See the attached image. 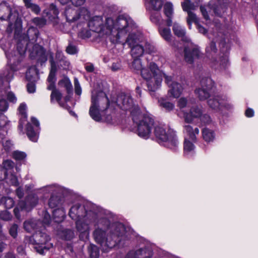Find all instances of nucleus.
I'll return each mask as SVG.
<instances>
[{
    "label": "nucleus",
    "instance_id": "obj_42",
    "mask_svg": "<svg viewBox=\"0 0 258 258\" xmlns=\"http://www.w3.org/2000/svg\"><path fill=\"white\" fill-rule=\"evenodd\" d=\"M132 68L137 71H141L144 68H142V64L140 58H134V61L132 63ZM149 70V68H148Z\"/></svg>",
    "mask_w": 258,
    "mask_h": 258
},
{
    "label": "nucleus",
    "instance_id": "obj_41",
    "mask_svg": "<svg viewBox=\"0 0 258 258\" xmlns=\"http://www.w3.org/2000/svg\"><path fill=\"white\" fill-rule=\"evenodd\" d=\"M149 3L153 10L155 11H160L162 7L163 0H150Z\"/></svg>",
    "mask_w": 258,
    "mask_h": 258
},
{
    "label": "nucleus",
    "instance_id": "obj_22",
    "mask_svg": "<svg viewBox=\"0 0 258 258\" xmlns=\"http://www.w3.org/2000/svg\"><path fill=\"white\" fill-rule=\"evenodd\" d=\"M152 255V251L150 248L139 249L136 251H130L125 258H149Z\"/></svg>",
    "mask_w": 258,
    "mask_h": 258
},
{
    "label": "nucleus",
    "instance_id": "obj_9",
    "mask_svg": "<svg viewBox=\"0 0 258 258\" xmlns=\"http://www.w3.org/2000/svg\"><path fill=\"white\" fill-rule=\"evenodd\" d=\"M154 127V133L158 142L167 148L175 149L179 143L175 132L164 125H158Z\"/></svg>",
    "mask_w": 258,
    "mask_h": 258
},
{
    "label": "nucleus",
    "instance_id": "obj_44",
    "mask_svg": "<svg viewBox=\"0 0 258 258\" xmlns=\"http://www.w3.org/2000/svg\"><path fill=\"white\" fill-rule=\"evenodd\" d=\"M59 187L55 184L46 186L42 188L43 191L46 192H56L59 190Z\"/></svg>",
    "mask_w": 258,
    "mask_h": 258
},
{
    "label": "nucleus",
    "instance_id": "obj_17",
    "mask_svg": "<svg viewBox=\"0 0 258 258\" xmlns=\"http://www.w3.org/2000/svg\"><path fill=\"white\" fill-rule=\"evenodd\" d=\"M165 83L168 86V94L174 97L178 98L181 94L183 87L182 85L173 80L171 76L165 75Z\"/></svg>",
    "mask_w": 258,
    "mask_h": 258
},
{
    "label": "nucleus",
    "instance_id": "obj_14",
    "mask_svg": "<svg viewBox=\"0 0 258 258\" xmlns=\"http://www.w3.org/2000/svg\"><path fill=\"white\" fill-rule=\"evenodd\" d=\"M116 103L122 110H129L132 115V111L138 112L140 111L138 106L134 104L133 99L129 94L121 93L117 96Z\"/></svg>",
    "mask_w": 258,
    "mask_h": 258
},
{
    "label": "nucleus",
    "instance_id": "obj_38",
    "mask_svg": "<svg viewBox=\"0 0 258 258\" xmlns=\"http://www.w3.org/2000/svg\"><path fill=\"white\" fill-rule=\"evenodd\" d=\"M1 203L7 209L12 208L14 205L13 199L10 197H3L1 200Z\"/></svg>",
    "mask_w": 258,
    "mask_h": 258
},
{
    "label": "nucleus",
    "instance_id": "obj_53",
    "mask_svg": "<svg viewBox=\"0 0 258 258\" xmlns=\"http://www.w3.org/2000/svg\"><path fill=\"white\" fill-rule=\"evenodd\" d=\"M27 201L31 207H33L36 205L38 202V198L35 196H30L27 198Z\"/></svg>",
    "mask_w": 258,
    "mask_h": 258
},
{
    "label": "nucleus",
    "instance_id": "obj_32",
    "mask_svg": "<svg viewBox=\"0 0 258 258\" xmlns=\"http://www.w3.org/2000/svg\"><path fill=\"white\" fill-rule=\"evenodd\" d=\"M159 32L161 36L167 41L171 39V34L169 28H163L161 25L159 26Z\"/></svg>",
    "mask_w": 258,
    "mask_h": 258
},
{
    "label": "nucleus",
    "instance_id": "obj_45",
    "mask_svg": "<svg viewBox=\"0 0 258 258\" xmlns=\"http://www.w3.org/2000/svg\"><path fill=\"white\" fill-rule=\"evenodd\" d=\"M6 179V182L13 185H17L18 183V179L17 177L11 174L10 175L7 174L6 177L5 178Z\"/></svg>",
    "mask_w": 258,
    "mask_h": 258
},
{
    "label": "nucleus",
    "instance_id": "obj_55",
    "mask_svg": "<svg viewBox=\"0 0 258 258\" xmlns=\"http://www.w3.org/2000/svg\"><path fill=\"white\" fill-rule=\"evenodd\" d=\"M12 218V215L7 211H4L0 213V218L5 220L8 221Z\"/></svg>",
    "mask_w": 258,
    "mask_h": 258
},
{
    "label": "nucleus",
    "instance_id": "obj_39",
    "mask_svg": "<svg viewBox=\"0 0 258 258\" xmlns=\"http://www.w3.org/2000/svg\"><path fill=\"white\" fill-rule=\"evenodd\" d=\"M150 20L153 23L158 25L159 26L161 25L163 22L161 16L159 13H153L150 16Z\"/></svg>",
    "mask_w": 258,
    "mask_h": 258
},
{
    "label": "nucleus",
    "instance_id": "obj_36",
    "mask_svg": "<svg viewBox=\"0 0 258 258\" xmlns=\"http://www.w3.org/2000/svg\"><path fill=\"white\" fill-rule=\"evenodd\" d=\"M37 224L36 221L34 220L27 221L24 223V228L26 231L30 232L35 229Z\"/></svg>",
    "mask_w": 258,
    "mask_h": 258
},
{
    "label": "nucleus",
    "instance_id": "obj_59",
    "mask_svg": "<svg viewBox=\"0 0 258 258\" xmlns=\"http://www.w3.org/2000/svg\"><path fill=\"white\" fill-rule=\"evenodd\" d=\"M3 147L7 152H10L13 148V144L10 141H6L3 143Z\"/></svg>",
    "mask_w": 258,
    "mask_h": 258
},
{
    "label": "nucleus",
    "instance_id": "obj_12",
    "mask_svg": "<svg viewBox=\"0 0 258 258\" xmlns=\"http://www.w3.org/2000/svg\"><path fill=\"white\" fill-rule=\"evenodd\" d=\"M183 133L184 134V154L188 156L192 155L195 152V146L194 143L196 142V136L199 134V130L188 124L184 126Z\"/></svg>",
    "mask_w": 258,
    "mask_h": 258
},
{
    "label": "nucleus",
    "instance_id": "obj_25",
    "mask_svg": "<svg viewBox=\"0 0 258 258\" xmlns=\"http://www.w3.org/2000/svg\"><path fill=\"white\" fill-rule=\"evenodd\" d=\"M31 56L32 57H38L39 58L44 59L45 61L46 60L43 47L38 44H35L34 45L32 51L31 52Z\"/></svg>",
    "mask_w": 258,
    "mask_h": 258
},
{
    "label": "nucleus",
    "instance_id": "obj_63",
    "mask_svg": "<svg viewBox=\"0 0 258 258\" xmlns=\"http://www.w3.org/2000/svg\"><path fill=\"white\" fill-rule=\"evenodd\" d=\"M85 1L86 0H71L72 4L76 7L83 5Z\"/></svg>",
    "mask_w": 258,
    "mask_h": 258
},
{
    "label": "nucleus",
    "instance_id": "obj_26",
    "mask_svg": "<svg viewBox=\"0 0 258 258\" xmlns=\"http://www.w3.org/2000/svg\"><path fill=\"white\" fill-rule=\"evenodd\" d=\"M26 79L30 82H35L38 79V73L35 66L30 67L26 74Z\"/></svg>",
    "mask_w": 258,
    "mask_h": 258
},
{
    "label": "nucleus",
    "instance_id": "obj_15",
    "mask_svg": "<svg viewBox=\"0 0 258 258\" xmlns=\"http://www.w3.org/2000/svg\"><path fill=\"white\" fill-rule=\"evenodd\" d=\"M201 87L197 88L195 93L199 100H205L210 97V91L213 86V81L209 78H203L200 82Z\"/></svg>",
    "mask_w": 258,
    "mask_h": 258
},
{
    "label": "nucleus",
    "instance_id": "obj_31",
    "mask_svg": "<svg viewBox=\"0 0 258 258\" xmlns=\"http://www.w3.org/2000/svg\"><path fill=\"white\" fill-rule=\"evenodd\" d=\"M65 215L66 212L63 209H57L53 211V220L55 222L59 223L62 221Z\"/></svg>",
    "mask_w": 258,
    "mask_h": 258
},
{
    "label": "nucleus",
    "instance_id": "obj_56",
    "mask_svg": "<svg viewBox=\"0 0 258 258\" xmlns=\"http://www.w3.org/2000/svg\"><path fill=\"white\" fill-rule=\"evenodd\" d=\"M75 91L76 94L80 95L82 93V89L78 80L77 78L74 80Z\"/></svg>",
    "mask_w": 258,
    "mask_h": 258
},
{
    "label": "nucleus",
    "instance_id": "obj_49",
    "mask_svg": "<svg viewBox=\"0 0 258 258\" xmlns=\"http://www.w3.org/2000/svg\"><path fill=\"white\" fill-rule=\"evenodd\" d=\"M32 22L37 26L42 27L45 24L46 20L43 18L36 17L32 20Z\"/></svg>",
    "mask_w": 258,
    "mask_h": 258
},
{
    "label": "nucleus",
    "instance_id": "obj_35",
    "mask_svg": "<svg viewBox=\"0 0 258 258\" xmlns=\"http://www.w3.org/2000/svg\"><path fill=\"white\" fill-rule=\"evenodd\" d=\"M60 86H63L66 88L68 93L72 92V86L70 80L67 78H64L58 82Z\"/></svg>",
    "mask_w": 258,
    "mask_h": 258
},
{
    "label": "nucleus",
    "instance_id": "obj_19",
    "mask_svg": "<svg viewBox=\"0 0 258 258\" xmlns=\"http://www.w3.org/2000/svg\"><path fill=\"white\" fill-rule=\"evenodd\" d=\"M50 62L51 64V69L49 76L47 78L48 85L47 89L48 90H56L55 89V82L56 81L55 73L56 71V64L53 60L52 55H50Z\"/></svg>",
    "mask_w": 258,
    "mask_h": 258
},
{
    "label": "nucleus",
    "instance_id": "obj_62",
    "mask_svg": "<svg viewBox=\"0 0 258 258\" xmlns=\"http://www.w3.org/2000/svg\"><path fill=\"white\" fill-rule=\"evenodd\" d=\"M35 85L32 83H30L27 84V91L30 93H33L35 92Z\"/></svg>",
    "mask_w": 258,
    "mask_h": 258
},
{
    "label": "nucleus",
    "instance_id": "obj_28",
    "mask_svg": "<svg viewBox=\"0 0 258 258\" xmlns=\"http://www.w3.org/2000/svg\"><path fill=\"white\" fill-rule=\"evenodd\" d=\"M26 109V105L24 103H21L18 108L19 113L22 116L20 119L19 125V128L21 130H22L23 128V122L25 121V119L27 118Z\"/></svg>",
    "mask_w": 258,
    "mask_h": 258
},
{
    "label": "nucleus",
    "instance_id": "obj_21",
    "mask_svg": "<svg viewBox=\"0 0 258 258\" xmlns=\"http://www.w3.org/2000/svg\"><path fill=\"white\" fill-rule=\"evenodd\" d=\"M89 212L86 211L83 206L76 204L71 208L69 216L73 220L77 221L83 218L86 213Z\"/></svg>",
    "mask_w": 258,
    "mask_h": 258
},
{
    "label": "nucleus",
    "instance_id": "obj_50",
    "mask_svg": "<svg viewBox=\"0 0 258 258\" xmlns=\"http://www.w3.org/2000/svg\"><path fill=\"white\" fill-rule=\"evenodd\" d=\"M50 14H53V16H49L48 18L50 20L54 19L57 17V15L58 14V10L56 8L55 6L53 4L50 6Z\"/></svg>",
    "mask_w": 258,
    "mask_h": 258
},
{
    "label": "nucleus",
    "instance_id": "obj_3",
    "mask_svg": "<svg viewBox=\"0 0 258 258\" xmlns=\"http://www.w3.org/2000/svg\"><path fill=\"white\" fill-rule=\"evenodd\" d=\"M125 228L121 223L110 224V221L100 215L96 223L93 236L103 252H108L120 241V237L124 234Z\"/></svg>",
    "mask_w": 258,
    "mask_h": 258
},
{
    "label": "nucleus",
    "instance_id": "obj_57",
    "mask_svg": "<svg viewBox=\"0 0 258 258\" xmlns=\"http://www.w3.org/2000/svg\"><path fill=\"white\" fill-rule=\"evenodd\" d=\"M228 63V54L227 53H225L220 58V65L221 66L222 68H225L227 66Z\"/></svg>",
    "mask_w": 258,
    "mask_h": 258
},
{
    "label": "nucleus",
    "instance_id": "obj_58",
    "mask_svg": "<svg viewBox=\"0 0 258 258\" xmlns=\"http://www.w3.org/2000/svg\"><path fill=\"white\" fill-rule=\"evenodd\" d=\"M211 121V118L209 115L207 114H203L202 113V116L200 117L199 122H201L204 124L208 123Z\"/></svg>",
    "mask_w": 258,
    "mask_h": 258
},
{
    "label": "nucleus",
    "instance_id": "obj_33",
    "mask_svg": "<svg viewBox=\"0 0 258 258\" xmlns=\"http://www.w3.org/2000/svg\"><path fill=\"white\" fill-rule=\"evenodd\" d=\"M62 97L61 94L59 92L58 90H53L52 91L51 96H50V100L51 102H53L54 100L57 101L60 106L62 107H64V105L62 104L61 102V99Z\"/></svg>",
    "mask_w": 258,
    "mask_h": 258
},
{
    "label": "nucleus",
    "instance_id": "obj_18",
    "mask_svg": "<svg viewBox=\"0 0 258 258\" xmlns=\"http://www.w3.org/2000/svg\"><path fill=\"white\" fill-rule=\"evenodd\" d=\"M202 113L203 111L201 107L192 104L188 111L185 112L184 118L185 122L187 123H198Z\"/></svg>",
    "mask_w": 258,
    "mask_h": 258
},
{
    "label": "nucleus",
    "instance_id": "obj_6",
    "mask_svg": "<svg viewBox=\"0 0 258 258\" xmlns=\"http://www.w3.org/2000/svg\"><path fill=\"white\" fill-rule=\"evenodd\" d=\"M148 69H144L141 71L142 77L146 80L147 86L149 91L155 92L161 86L162 77H165L159 69L157 64L154 62H151L148 65Z\"/></svg>",
    "mask_w": 258,
    "mask_h": 258
},
{
    "label": "nucleus",
    "instance_id": "obj_54",
    "mask_svg": "<svg viewBox=\"0 0 258 258\" xmlns=\"http://www.w3.org/2000/svg\"><path fill=\"white\" fill-rule=\"evenodd\" d=\"M18 225L13 224L9 229L10 234L14 238H16L17 236Z\"/></svg>",
    "mask_w": 258,
    "mask_h": 258
},
{
    "label": "nucleus",
    "instance_id": "obj_24",
    "mask_svg": "<svg viewBox=\"0 0 258 258\" xmlns=\"http://www.w3.org/2000/svg\"><path fill=\"white\" fill-rule=\"evenodd\" d=\"M164 13L165 16L168 18L167 24L168 26L172 24V17L173 14V5L170 2H166L164 6Z\"/></svg>",
    "mask_w": 258,
    "mask_h": 258
},
{
    "label": "nucleus",
    "instance_id": "obj_16",
    "mask_svg": "<svg viewBox=\"0 0 258 258\" xmlns=\"http://www.w3.org/2000/svg\"><path fill=\"white\" fill-rule=\"evenodd\" d=\"M208 104L211 108L216 111L220 110L223 108L228 109L231 107L225 96H212L208 100Z\"/></svg>",
    "mask_w": 258,
    "mask_h": 258
},
{
    "label": "nucleus",
    "instance_id": "obj_23",
    "mask_svg": "<svg viewBox=\"0 0 258 258\" xmlns=\"http://www.w3.org/2000/svg\"><path fill=\"white\" fill-rule=\"evenodd\" d=\"M192 103L190 99H187L184 97L180 98L177 102V106L179 108L180 111L182 113L183 117L185 112L188 111V109L192 105Z\"/></svg>",
    "mask_w": 258,
    "mask_h": 258
},
{
    "label": "nucleus",
    "instance_id": "obj_1",
    "mask_svg": "<svg viewBox=\"0 0 258 258\" xmlns=\"http://www.w3.org/2000/svg\"><path fill=\"white\" fill-rule=\"evenodd\" d=\"M64 13L67 20L69 22L78 21L79 23H83L88 21L87 25L91 30L101 36L106 35L110 42L114 44L122 42L132 27V19L123 15L119 16L115 22L108 18L104 25L101 17L90 18V13L85 8L76 10L69 7L66 9Z\"/></svg>",
    "mask_w": 258,
    "mask_h": 258
},
{
    "label": "nucleus",
    "instance_id": "obj_47",
    "mask_svg": "<svg viewBox=\"0 0 258 258\" xmlns=\"http://www.w3.org/2000/svg\"><path fill=\"white\" fill-rule=\"evenodd\" d=\"M59 203V199L57 197H51L49 199L48 205L51 208L56 207Z\"/></svg>",
    "mask_w": 258,
    "mask_h": 258
},
{
    "label": "nucleus",
    "instance_id": "obj_11",
    "mask_svg": "<svg viewBox=\"0 0 258 258\" xmlns=\"http://www.w3.org/2000/svg\"><path fill=\"white\" fill-rule=\"evenodd\" d=\"M100 214H96L92 211L86 213L84 218L77 220L76 221V228L80 233L81 238H88L90 233V224L96 223Z\"/></svg>",
    "mask_w": 258,
    "mask_h": 258
},
{
    "label": "nucleus",
    "instance_id": "obj_46",
    "mask_svg": "<svg viewBox=\"0 0 258 258\" xmlns=\"http://www.w3.org/2000/svg\"><path fill=\"white\" fill-rule=\"evenodd\" d=\"M63 237L66 240H70L74 237V232L70 229H67L63 231Z\"/></svg>",
    "mask_w": 258,
    "mask_h": 258
},
{
    "label": "nucleus",
    "instance_id": "obj_43",
    "mask_svg": "<svg viewBox=\"0 0 258 258\" xmlns=\"http://www.w3.org/2000/svg\"><path fill=\"white\" fill-rule=\"evenodd\" d=\"M188 17L187 18V23L188 25L189 28H190L191 24L195 23H197V18L196 15L192 12H188L187 13Z\"/></svg>",
    "mask_w": 258,
    "mask_h": 258
},
{
    "label": "nucleus",
    "instance_id": "obj_61",
    "mask_svg": "<svg viewBox=\"0 0 258 258\" xmlns=\"http://www.w3.org/2000/svg\"><path fill=\"white\" fill-rule=\"evenodd\" d=\"M216 44L214 42H212L209 46H208L206 49V51L207 53H208L210 51H211L212 52H216Z\"/></svg>",
    "mask_w": 258,
    "mask_h": 258
},
{
    "label": "nucleus",
    "instance_id": "obj_4",
    "mask_svg": "<svg viewBox=\"0 0 258 258\" xmlns=\"http://www.w3.org/2000/svg\"><path fill=\"white\" fill-rule=\"evenodd\" d=\"M131 26L132 27L130 31L127 32L125 39L118 44L124 45L126 43L132 47L131 55L133 58H140L142 56L144 51L149 53L155 52V48L149 43H146L145 48H143L142 44H140L143 41V36L141 33L136 32V27L133 20Z\"/></svg>",
    "mask_w": 258,
    "mask_h": 258
},
{
    "label": "nucleus",
    "instance_id": "obj_40",
    "mask_svg": "<svg viewBox=\"0 0 258 258\" xmlns=\"http://www.w3.org/2000/svg\"><path fill=\"white\" fill-rule=\"evenodd\" d=\"M88 250L91 258H98L99 251L98 247L94 244H90L88 247Z\"/></svg>",
    "mask_w": 258,
    "mask_h": 258
},
{
    "label": "nucleus",
    "instance_id": "obj_7",
    "mask_svg": "<svg viewBox=\"0 0 258 258\" xmlns=\"http://www.w3.org/2000/svg\"><path fill=\"white\" fill-rule=\"evenodd\" d=\"M91 105L89 113L91 117L95 121L101 120L100 112L107 109L109 105L108 98L103 92H92Z\"/></svg>",
    "mask_w": 258,
    "mask_h": 258
},
{
    "label": "nucleus",
    "instance_id": "obj_51",
    "mask_svg": "<svg viewBox=\"0 0 258 258\" xmlns=\"http://www.w3.org/2000/svg\"><path fill=\"white\" fill-rule=\"evenodd\" d=\"M0 131L8 124L9 121L6 115H1L0 116Z\"/></svg>",
    "mask_w": 258,
    "mask_h": 258
},
{
    "label": "nucleus",
    "instance_id": "obj_2",
    "mask_svg": "<svg viewBox=\"0 0 258 258\" xmlns=\"http://www.w3.org/2000/svg\"><path fill=\"white\" fill-rule=\"evenodd\" d=\"M38 34V30L36 28L30 27L27 31V35H21L18 38L17 50L14 52L6 51L5 52L10 70L6 71L1 77V81L3 83H5L6 86L8 85V87L4 91L1 92L0 97H2L6 95L10 102L15 103L17 101L15 94L8 90L10 89L9 83L13 78V72L19 70V68L17 67V65L22 60L29 45L36 41Z\"/></svg>",
    "mask_w": 258,
    "mask_h": 258
},
{
    "label": "nucleus",
    "instance_id": "obj_48",
    "mask_svg": "<svg viewBox=\"0 0 258 258\" xmlns=\"http://www.w3.org/2000/svg\"><path fill=\"white\" fill-rule=\"evenodd\" d=\"M13 157L17 160H22L26 157V155L24 152L16 151L13 152Z\"/></svg>",
    "mask_w": 258,
    "mask_h": 258
},
{
    "label": "nucleus",
    "instance_id": "obj_29",
    "mask_svg": "<svg viewBox=\"0 0 258 258\" xmlns=\"http://www.w3.org/2000/svg\"><path fill=\"white\" fill-rule=\"evenodd\" d=\"M56 59L59 62V65L64 70L69 69L70 66V62L63 57L61 52L57 51L56 54Z\"/></svg>",
    "mask_w": 258,
    "mask_h": 258
},
{
    "label": "nucleus",
    "instance_id": "obj_20",
    "mask_svg": "<svg viewBox=\"0 0 258 258\" xmlns=\"http://www.w3.org/2000/svg\"><path fill=\"white\" fill-rule=\"evenodd\" d=\"M32 123L35 126L33 128L30 123H28L27 126V135L29 139L34 142H37L38 138V131L39 130V122L35 117L31 118Z\"/></svg>",
    "mask_w": 258,
    "mask_h": 258
},
{
    "label": "nucleus",
    "instance_id": "obj_64",
    "mask_svg": "<svg viewBox=\"0 0 258 258\" xmlns=\"http://www.w3.org/2000/svg\"><path fill=\"white\" fill-rule=\"evenodd\" d=\"M200 10L205 19L206 20H208L209 19V17L205 7L201 6L200 7Z\"/></svg>",
    "mask_w": 258,
    "mask_h": 258
},
{
    "label": "nucleus",
    "instance_id": "obj_13",
    "mask_svg": "<svg viewBox=\"0 0 258 258\" xmlns=\"http://www.w3.org/2000/svg\"><path fill=\"white\" fill-rule=\"evenodd\" d=\"M0 19L2 20H7L9 21V27L11 29L13 22H15L21 29L22 28V23L21 20L18 18L17 13H13L10 7L6 3H3L0 4Z\"/></svg>",
    "mask_w": 258,
    "mask_h": 258
},
{
    "label": "nucleus",
    "instance_id": "obj_27",
    "mask_svg": "<svg viewBox=\"0 0 258 258\" xmlns=\"http://www.w3.org/2000/svg\"><path fill=\"white\" fill-rule=\"evenodd\" d=\"M23 2L26 9H30L36 15L40 13L41 10L39 6L33 3L32 0H23Z\"/></svg>",
    "mask_w": 258,
    "mask_h": 258
},
{
    "label": "nucleus",
    "instance_id": "obj_60",
    "mask_svg": "<svg viewBox=\"0 0 258 258\" xmlns=\"http://www.w3.org/2000/svg\"><path fill=\"white\" fill-rule=\"evenodd\" d=\"M66 51L69 54H74L77 52V50L75 46L70 45L67 47Z\"/></svg>",
    "mask_w": 258,
    "mask_h": 258
},
{
    "label": "nucleus",
    "instance_id": "obj_10",
    "mask_svg": "<svg viewBox=\"0 0 258 258\" xmlns=\"http://www.w3.org/2000/svg\"><path fill=\"white\" fill-rule=\"evenodd\" d=\"M49 237L45 232L37 231L32 236H26L25 242L33 245L37 252L43 254L53 246L49 242Z\"/></svg>",
    "mask_w": 258,
    "mask_h": 258
},
{
    "label": "nucleus",
    "instance_id": "obj_30",
    "mask_svg": "<svg viewBox=\"0 0 258 258\" xmlns=\"http://www.w3.org/2000/svg\"><path fill=\"white\" fill-rule=\"evenodd\" d=\"M202 136L205 141L209 143L214 141L215 135L212 130L208 128H204L202 131Z\"/></svg>",
    "mask_w": 258,
    "mask_h": 258
},
{
    "label": "nucleus",
    "instance_id": "obj_52",
    "mask_svg": "<svg viewBox=\"0 0 258 258\" xmlns=\"http://www.w3.org/2000/svg\"><path fill=\"white\" fill-rule=\"evenodd\" d=\"M4 168L3 169L5 170L7 172V170L11 169L14 166V163L11 160H6L3 162Z\"/></svg>",
    "mask_w": 258,
    "mask_h": 258
},
{
    "label": "nucleus",
    "instance_id": "obj_8",
    "mask_svg": "<svg viewBox=\"0 0 258 258\" xmlns=\"http://www.w3.org/2000/svg\"><path fill=\"white\" fill-rule=\"evenodd\" d=\"M132 118L137 125L139 136L145 139L150 138L154 126V119L149 115L142 114L140 111H132Z\"/></svg>",
    "mask_w": 258,
    "mask_h": 258
},
{
    "label": "nucleus",
    "instance_id": "obj_5",
    "mask_svg": "<svg viewBox=\"0 0 258 258\" xmlns=\"http://www.w3.org/2000/svg\"><path fill=\"white\" fill-rule=\"evenodd\" d=\"M172 29L175 35L178 37H181L183 41L187 43V45L185 46L184 48V59L187 63L192 64L196 59L200 57L202 55L199 48L191 42L190 39L185 35L184 28L179 24L174 23Z\"/></svg>",
    "mask_w": 258,
    "mask_h": 258
},
{
    "label": "nucleus",
    "instance_id": "obj_37",
    "mask_svg": "<svg viewBox=\"0 0 258 258\" xmlns=\"http://www.w3.org/2000/svg\"><path fill=\"white\" fill-rule=\"evenodd\" d=\"M158 102L160 106L163 107L167 111L172 110L174 107V105L173 103L166 101L163 98L159 100Z\"/></svg>",
    "mask_w": 258,
    "mask_h": 258
},
{
    "label": "nucleus",
    "instance_id": "obj_34",
    "mask_svg": "<svg viewBox=\"0 0 258 258\" xmlns=\"http://www.w3.org/2000/svg\"><path fill=\"white\" fill-rule=\"evenodd\" d=\"M181 7L183 10L187 13L191 12V10H194L196 8L195 6L190 2V0H184L181 3Z\"/></svg>",
    "mask_w": 258,
    "mask_h": 258
}]
</instances>
